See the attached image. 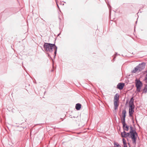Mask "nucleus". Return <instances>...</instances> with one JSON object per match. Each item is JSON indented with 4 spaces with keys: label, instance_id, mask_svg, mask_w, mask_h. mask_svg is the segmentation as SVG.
Returning <instances> with one entry per match:
<instances>
[{
    "label": "nucleus",
    "instance_id": "obj_7",
    "mask_svg": "<svg viewBox=\"0 0 147 147\" xmlns=\"http://www.w3.org/2000/svg\"><path fill=\"white\" fill-rule=\"evenodd\" d=\"M121 134L122 137L126 138L129 135V133H126L125 131H124L121 133Z\"/></svg>",
    "mask_w": 147,
    "mask_h": 147
},
{
    "label": "nucleus",
    "instance_id": "obj_12",
    "mask_svg": "<svg viewBox=\"0 0 147 147\" xmlns=\"http://www.w3.org/2000/svg\"><path fill=\"white\" fill-rule=\"evenodd\" d=\"M124 147H127V142L126 140L124 138H123L122 139Z\"/></svg>",
    "mask_w": 147,
    "mask_h": 147
},
{
    "label": "nucleus",
    "instance_id": "obj_11",
    "mask_svg": "<svg viewBox=\"0 0 147 147\" xmlns=\"http://www.w3.org/2000/svg\"><path fill=\"white\" fill-rule=\"evenodd\" d=\"M140 72L137 66L134 69H133L132 71V72L134 73H135L136 72Z\"/></svg>",
    "mask_w": 147,
    "mask_h": 147
},
{
    "label": "nucleus",
    "instance_id": "obj_9",
    "mask_svg": "<svg viewBox=\"0 0 147 147\" xmlns=\"http://www.w3.org/2000/svg\"><path fill=\"white\" fill-rule=\"evenodd\" d=\"M124 84L123 83H119L117 85V87L119 89H122L124 86Z\"/></svg>",
    "mask_w": 147,
    "mask_h": 147
},
{
    "label": "nucleus",
    "instance_id": "obj_4",
    "mask_svg": "<svg viewBox=\"0 0 147 147\" xmlns=\"http://www.w3.org/2000/svg\"><path fill=\"white\" fill-rule=\"evenodd\" d=\"M119 100V96L116 94L115 95L114 100V105L115 110L117 109L118 107V102Z\"/></svg>",
    "mask_w": 147,
    "mask_h": 147
},
{
    "label": "nucleus",
    "instance_id": "obj_10",
    "mask_svg": "<svg viewBox=\"0 0 147 147\" xmlns=\"http://www.w3.org/2000/svg\"><path fill=\"white\" fill-rule=\"evenodd\" d=\"M81 105L80 103H77L76 105V109L78 110L80 109L81 108Z\"/></svg>",
    "mask_w": 147,
    "mask_h": 147
},
{
    "label": "nucleus",
    "instance_id": "obj_16",
    "mask_svg": "<svg viewBox=\"0 0 147 147\" xmlns=\"http://www.w3.org/2000/svg\"><path fill=\"white\" fill-rule=\"evenodd\" d=\"M147 92V84L146 85L144 89L143 92L146 93Z\"/></svg>",
    "mask_w": 147,
    "mask_h": 147
},
{
    "label": "nucleus",
    "instance_id": "obj_8",
    "mask_svg": "<svg viewBox=\"0 0 147 147\" xmlns=\"http://www.w3.org/2000/svg\"><path fill=\"white\" fill-rule=\"evenodd\" d=\"M126 111L125 110H123L122 113V118L121 120H125L126 117Z\"/></svg>",
    "mask_w": 147,
    "mask_h": 147
},
{
    "label": "nucleus",
    "instance_id": "obj_3",
    "mask_svg": "<svg viewBox=\"0 0 147 147\" xmlns=\"http://www.w3.org/2000/svg\"><path fill=\"white\" fill-rule=\"evenodd\" d=\"M133 98H132L129 103V114L130 116H131L134 112V105Z\"/></svg>",
    "mask_w": 147,
    "mask_h": 147
},
{
    "label": "nucleus",
    "instance_id": "obj_2",
    "mask_svg": "<svg viewBox=\"0 0 147 147\" xmlns=\"http://www.w3.org/2000/svg\"><path fill=\"white\" fill-rule=\"evenodd\" d=\"M55 46L54 44L45 43L44 45V47L45 50L46 51L52 52Z\"/></svg>",
    "mask_w": 147,
    "mask_h": 147
},
{
    "label": "nucleus",
    "instance_id": "obj_13",
    "mask_svg": "<svg viewBox=\"0 0 147 147\" xmlns=\"http://www.w3.org/2000/svg\"><path fill=\"white\" fill-rule=\"evenodd\" d=\"M121 121L122 123L123 124V127L124 128V127H125L126 126H127L126 125V124L125 123V120H121Z\"/></svg>",
    "mask_w": 147,
    "mask_h": 147
},
{
    "label": "nucleus",
    "instance_id": "obj_6",
    "mask_svg": "<svg viewBox=\"0 0 147 147\" xmlns=\"http://www.w3.org/2000/svg\"><path fill=\"white\" fill-rule=\"evenodd\" d=\"M145 64L144 63H142L141 64H139L137 66L140 71H142L145 68Z\"/></svg>",
    "mask_w": 147,
    "mask_h": 147
},
{
    "label": "nucleus",
    "instance_id": "obj_15",
    "mask_svg": "<svg viewBox=\"0 0 147 147\" xmlns=\"http://www.w3.org/2000/svg\"><path fill=\"white\" fill-rule=\"evenodd\" d=\"M54 48L55 49V53H54L55 55H54V57H55L56 54L57 47L56 46H55L54 47Z\"/></svg>",
    "mask_w": 147,
    "mask_h": 147
},
{
    "label": "nucleus",
    "instance_id": "obj_1",
    "mask_svg": "<svg viewBox=\"0 0 147 147\" xmlns=\"http://www.w3.org/2000/svg\"><path fill=\"white\" fill-rule=\"evenodd\" d=\"M133 128L131 127H130V131L129 134H130L131 137L132 139L133 143L135 144L136 142L137 134L136 131L133 129Z\"/></svg>",
    "mask_w": 147,
    "mask_h": 147
},
{
    "label": "nucleus",
    "instance_id": "obj_17",
    "mask_svg": "<svg viewBox=\"0 0 147 147\" xmlns=\"http://www.w3.org/2000/svg\"><path fill=\"white\" fill-rule=\"evenodd\" d=\"M124 130H125L126 131H127L129 129V127L127 126H126L125 127H124L123 128Z\"/></svg>",
    "mask_w": 147,
    "mask_h": 147
},
{
    "label": "nucleus",
    "instance_id": "obj_5",
    "mask_svg": "<svg viewBox=\"0 0 147 147\" xmlns=\"http://www.w3.org/2000/svg\"><path fill=\"white\" fill-rule=\"evenodd\" d=\"M136 86L137 88V90L138 91H140L141 88L142 86V84L141 81L139 80H136Z\"/></svg>",
    "mask_w": 147,
    "mask_h": 147
},
{
    "label": "nucleus",
    "instance_id": "obj_14",
    "mask_svg": "<svg viewBox=\"0 0 147 147\" xmlns=\"http://www.w3.org/2000/svg\"><path fill=\"white\" fill-rule=\"evenodd\" d=\"M114 147H121L119 144L117 143H114Z\"/></svg>",
    "mask_w": 147,
    "mask_h": 147
}]
</instances>
